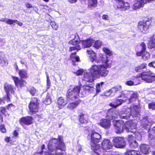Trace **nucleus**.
Listing matches in <instances>:
<instances>
[{
	"label": "nucleus",
	"mask_w": 155,
	"mask_h": 155,
	"mask_svg": "<svg viewBox=\"0 0 155 155\" xmlns=\"http://www.w3.org/2000/svg\"><path fill=\"white\" fill-rule=\"evenodd\" d=\"M104 58H106L105 55H103L102 54H100L97 57V62L100 63L101 62V60H102V59H103Z\"/></svg>",
	"instance_id": "nucleus-40"
},
{
	"label": "nucleus",
	"mask_w": 155,
	"mask_h": 155,
	"mask_svg": "<svg viewBox=\"0 0 155 155\" xmlns=\"http://www.w3.org/2000/svg\"><path fill=\"white\" fill-rule=\"evenodd\" d=\"M51 25L52 28L55 30H57L58 28V25L56 24V23L54 21H51Z\"/></svg>",
	"instance_id": "nucleus-47"
},
{
	"label": "nucleus",
	"mask_w": 155,
	"mask_h": 155,
	"mask_svg": "<svg viewBox=\"0 0 155 155\" xmlns=\"http://www.w3.org/2000/svg\"><path fill=\"white\" fill-rule=\"evenodd\" d=\"M123 102V100L121 99H119L117 101V105H115L114 104L111 103L109 104V105L111 107L114 108H116L117 106H118L119 105H121Z\"/></svg>",
	"instance_id": "nucleus-38"
},
{
	"label": "nucleus",
	"mask_w": 155,
	"mask_h": 155,
	"mask_svg": "<svg viewBox=\"0 0 155 155\" xmlns=\"http://www.w3.org/2000/svg\"><path fill=\"white\" fill-rule=\"evenodd\" d=\"M94 42L95 40L91 38L82 41L81 42L83 47L85 48L90 47Z\"/></svg>",
	"instance_id": "nucleus-22"
},
{
	"label": "nucleus",
	"mask_w": 155,
	"mask_h": 155,
	"mask_svg": "<svg viewBox=\"0 0 155 155\" xmlns=\"http://www.w3.org/2000/svg\"><path fill=\"white\" fill-rule=\"evenodd\" d=\"M82 147H81L80 146H78V154L79 155L81 153V154H84L85 152L83 150H82Z\"/></svg>",
	"instance_id": "nucleus-49"
},
{
	"label": "nucleus",
	"mask_w": 155,
	"mask_h": 155,
	"mask_svg": "<svg viewBox=\"0 0 155 155\" xmlns=\"http://www.w3.org/2000/svg\"><path fill=\"white\" fill-rule=\"evenodd\" d=\"M122 89V86L120 85H118L116 86L111 88V92L113 93V95L118 91H120Z\"/></svg>",
	"instance_id": "nucleus-31"
},
{
	"label": "nucleus",
	"mask_w": 155,
	"mask_h": 155,
	"mask_svg": "<svg viewBox=\"0 0 155 155\" xmlns=\"http://www.w3.org/2000/svg\"><path fill=\"white\" fill-rule=\"evenodd\" d=\"M114 146L117 148H123L126 145V142L123 137H117L113 139Z\"/></svg>",
	"instance_id": "nucleus-8"
},
{
	"label": "nucleus",
	"mask_w": 155,
	"mask_h": 155,
	"mask_svg": "<svg viewBox=\"0 0 155 155\" xmlns=\"http://www.w3.org/2000/svg\"><path fill=\"white\" fill-rule=\"evenodd\" d=\"M46 77H47V88H49V86H50V85L51 83H50L49 77L48 74H46Z\"/></svg>",
	"instance_id": "nucleus-54"
},
{
	"label": "nucleus",
	"mask_w": 155,
	"mask_h": 155,
	"mask_svg": "<svg viewBox=\"0 0 155 155\" xmlns=\"http://www.w3.org/2000/svg\"><path fill=\"white\" fill-rule=\"evenodd\" d=\"M137 97V94L136 93H134L132 94L131 96L129 99V103L133 102L136 100Z\"/></svg>",
	"instance_id": "nucleus-37"
},
{
	"label": "nucleus",
	"mask_w": 155,
	"mask_h": 155,
	"mask_svg": "<svg viewBox=\"0 0 155 155\" xmlns=\"http://www.w3.org/2000/svg\"><path fill=\"white\" fill-rule=\"evenodd\" d=\"M141 77V79L147 83H152L155 81V75H152L150 72H143L137 75L135 78Z\"/></svg>",
	"instance_id": "nucleus-6"
},
{
	"label": "nucleus",
	"mask_w": 155,
	"mask_h": 155,
	"mask_svg": "<svg viewBox=\"0 0 155 155\" xmlns=\"http://www.w3.org/2000/svg\"><path fill=\"white\" fill-rule=\"evenodd\" d=\"M151 21L150 20L144 21L139 23L138 28L143 33H146L149 26L150 25Z\"/></svg>",
	"instance_id": "nucleus-7"
},
{
	"label": "nucleus",
	"mask_w": 155,
	"mask_h": 155,
	"mask_svg": "<svg viewBox=\"0 0 155 155\" xmlns=\"http://www.w3.org/2000/svg\"><path fill=\"white\" fill-rule=\"evenodd\" d=\"M149 108L155 110V102H152L148 105Z\"/></svg>",
	"instance_id": "nucleus-50"
},
{
	"label": "nucleus",
	"mask_w": 155,
	"mask_h": 155,
	"mask_svg": "<svg viewBox=\"0 0 155 155\" xmlns=\"http://www.w3.org/2000/svg\"><path fill=\"white\" fill-rule=\"evenodd\" d=\"M1 111L3 114H6V109L4 107H2L1 108Z\"/></svg>",
	"instance_id": "nucleus-61"
},
{
	"label": "nucleus",
	"mask_w": 155,
	"mask_h": 155,
	"mask_svg": "<svg viewBox=\"0 0 155 155\" xmlns=\"http://www.w3.org/2000/svg\"><path fill=\"white\" fill-rule=\"evenodd\" d=\"M129 147L131 148H136L138 147V143L136 138L132 136H129L127 138Z\"/></svg>",
	"instance_id": "nucleus-15"
},
{
	"label": "nucleus",
	"mask_w": 155,
	"mask_h": 155,
	"mask_svg": "<svg viewBox=\"0 0 155 155\" xmlns=\"http://www.w3.org/2000/svg\"><path fill=\"white\" fill-rule=\"evenodd\" d=\"M143 121L145 122L144 126L146 127L147 126H150L153 123V122L150 120L148 118H145L143 119Z\"/></svg>",
	"instance_id": "nucleus-34"
},
{
	"label": "nucleus",
	"mask_w": 155,
	"mask_h": 155,
	"mask_svg": "<svg viewBox=\"0 0 155 155\" xmlns=\"http://www.w3.org/2000/svg\"><path fill=\"white\" fill-rule=\"evenodd\" d=\"M89 136L91 140V148L94 153L98 154L97 152L100 149V146L98 144L101 138V136L99 133L93 130L89 133Z\"/></svg>",
	"instance_id": "nucleus-4"
},
{
	"label": "nucleus",
	"mask_w": 155,
	"mask_h": 155,
	"mask_svg": "<svg viewBox=\"0 0 155 155\" xmlns=\"http://www.w3.org/2000/svg\"><path fill=\"white\" fill-rule=\"evenodd\" d=\"M81 87L80 86H74L68 90L67 96L68 100L74 101L78 98Z\"/></svg>",
	"instance_id": "nucleus-5"
},
{
	"label": "nucleus",
	"mask_w": 155,
	"mask_h": 155,
	"mask_svg": "<svg viewBox=\"0 0 155 155\" xmlns=\"http://www.w3.org/2000/svg\"><path fill=\"white\" fill-rule=\"evenodd\" d=\"M140 108L138 105H133L130 108H128L125 110H123L120 113H119L118 115L121 119L128 120L131 116L133 118L138 117L140 114Z\"/></svg>",
	"instance_id": "nucleus-3"
},
{
	"label": "nucleus",
	"mask_w": 155,
	"mask_h": 155,
	"mask_svg": "<svg viewBox=\"0 0 155 155\" xmlns=\"http://www.w3.org/2000/svg\"><path fill=\"white\" fill-rule=\"evenodd\" d=\"M113 125L117 133H120L126 129L128 132L134 133L135 132L137 128L136 123L135 120H130L125 124L122 120L114 121Z\"/></svg>",
	"instance_id": "nucleus-1"
},
{
	"label": "nucleus",
	"mask_w": 155,
	"mask_h": 155,
	"mask_svg": "<svg viewBox=\"0 0 155 155\" xmlns=\"http://www.w3.org/2000/svg\"><path fill=\"white\" fill-rule=\"evenodd\" d=\"M76 51L74 52V53H72L70 56V58L72 61L74 62L76 61H79V57L78 56H76Z\"/></svg>",
	"instance_id": "nucleus-33"
},
{
	"label": "nucleus",
	"mask_w": 155,
	"mask_h": 155,
	"mask_svg": "<svg viewBox=\"0 0 155 155\" xmlns=\"http://www.w3.org/2000/svg\"><path fill=\"white\" fill-rule=\"evenodd\" d=\"M57 144V146L56 148L57 149L60 150L62 151H65L66 147L65 144L63 142V138L62 137L59 136L58 139L53 138L50 140L48 144V148L49 151L45 153V155H50L52 154V155H62L61 153L55 152L54 153H52L53 151H51V147L54 146V144Z\"/></svg>",
	"instance_id": "nucleus-2"
},
{
	"label": "nucleus",
	"mask_w": 155,
	"mask_h": 155,
	"mask_svg": "<svg viewBox=\"0 0 155 155\" xmlns=\"http://www.w3.org/2000/svg\"><path fill=\"white\" fill-rule=\"evenodd\" d=\"M12 77L15 83V86L18 87H21L25 86L26 82L22 79H19L17 77L12 76Z\"/></svg>",
	"instance_id": "nucleus-17"
},
{
	"label": "nucleus",
	"mask_w": 155,
	"mask_h": 155,
	"mask_svg": "<svg viewBox=\"0 0 155 155\" xmlns=\"http://www.w3.org/2000/svg\"><path fill=\"white\" fill-rule=\"evenodd\" d=\"M112 147L111 142L107 139L104 140L101 143V148L103 150H107Z\"/></svg>",
	"instance_id": "nucleus-18"
},
{
	"label": "nucleus",
	"mask_w": 155,
	"mask_h": 155,
	"mask_svg": "<svg viewBox=\"0 0 155 155\" xmlns=\"http://www.w3.org/2000/svg\"><path fill=\"white\" fill-rule=\"evenodd\" d=\"M103 19L105 20H108V16L107 15H102V17Z\"/></svg>",
	"instance_id": "nucleus-62"
},
{
	"label": "nucleus",
	"mask_w": 155,
	"mask_h": 155,
	"mask_svg": "<svg viewBox=\"0 0 155 155\" xmlns=\"http://www.w3.org/2000/svg\"><path fill=\"white\" fill-rule=\"evenodd\" d=\"M130 92L127 91H123L121 94V97L124 96L126 97H127L130 94Z\"/></svg>",
	"instance_id": "nucleus-43"
},
{
	"label": "nucleus",
	"mask_w": 155,
	"mask_h": 155,
	"mask_svg": "<svg viewBox=\"0 0 155 155\" xmlns=\"http://www.w3.org/2000/svg\"><path fill=\"white\" fill-rule=\"evenodd\" d=\"M126 84L129 86H131L133 85L134 82L131 81H127L126 83Z\"/></svg>",
	"instance_id": "nucleus-58"
},
{
	"label": "nucleus",
	"mask_w": 155,
	"mask_h": 155,
	"mask_svg": "<svg viewBox=\"0 0 155 155\" xmlns=\"http://www.w3.org/2000/svg\"><path fill=\"white\" fill-rule=\"evenodd\" d=\"M87 56L89 58V61L92 62L95 61L97 62V57L96 53L92 50H87Z\"/></svg>",
	"instance_id": "nucleus-19"
},
{
	"label": "nucleus",
	"mask_w": 155,
	"mask_h": 155,
	"mask_svg": "<svg viewBox=\"0 0 155 155\" xmlns=\"http://www.w3.org/2000/svg\"><path fill=\"white\" fill-rule=\"evenodd\" d=\"M109 67H106L104 64L101 65V68L100 69L99 73L98 78L100 77H105L107 76L108 73V71L107 70V68Z\"/></svg>",
	"instance_id": "nucleus-20"
},
{
	"label": "nucleus",
	"mask_w": 155,
	"mask_h": 155,
	"mask_svg": "<svg viewBox=\"0 0 155 155\" xmlns=\"http://www.w3.org/2000/svg\"><path fill=\"white\" fill-rule=\"evenodd\" d=\"M94 43H95L94 45V47L97 48H98L100 47L102 44V42L100 41H95Z\"/></svg>",
	"instance_id": "nucleus-44"
},
{
	"label": "nucleus",
	"mask_w": 155,
	"mask_h": 155,
	"mask_svg": "<svg viewBox=\"0 0 155 155\" xmlns=\"http://www.w3.org/2000/svg\"><path fill=\"white\" fill-rule=\"evenodd\" d=\"M80 41L79 40H76L73 39L71 40L69 42V44L73 45L74 46L70 47L69 51H73L77 50V51L81 49V47L78 44L79 43Z\"/></svg>",
	"instance_id": "nucleus-14"
},
{
	"label": "nucleus",
	"mask_w": 155,
	"mask_h": 155,
	"mask_svg": "<svg viewBox=\"0 0 155 155\" xmlns=\"http://www.w3.org/2000/svg\"><path fill=\"white\" fill-rule=\"evenodd\" d=\"M135 2L136 3H138V4H141L142 7L143 6L144 4L143 0H135Z\"/></svg>",
	"instance_id": "nucleus-53"
},
{
	"label": "nucleus",
	"mask_w": 155,
	"mask_h": 155,
	"mask_svg": "<svg viewBox=\"0 0 155 155\" xmlns=\"http://www.w3.org/2000/svg\"><path fill=\"white\" fill-rule=\"evenodd\" d=\"M114 5L115 7L121 9L124 11L128 9L130 7L128 3L125 2L122 0H115Z\"/></svg>",
	"instance_id": "nucleus-9"
},
{
	"label": "nucleus",
	"mask_w": 155,
	"mask_h": 155,
	"mask_svg": "<svg viewBox=\"0 0 155 155\" xmlns=\"http://www.w3.org/2000/svg\"><path fill=\"white\" fill-rule=\"evenodd\" d=\"M4 89L6 94L7 101L8 102L9 100L10 93L12 94H14L15 88L13 86L6 83L4 85Z\"/></svg>",
	"instance_id": "nucleus-11"
},
{
	"label": "nucleus",
	"mask_w": 155,
	"mask_h": 155,
	"mask_svg": "<svg viewBox=\"0 0 155 155\" xmlns=\"http://www.w3.org/2000/svg\"><path fill=\"white\" fill-rule=\"evenodd\" d=\"M81 102V101L80 100H78L76 102L69 104L67 106V107L68 109H73L77 107Z\"/></svg>",
	"instance_id": "nucleus-26"
},
{
	"label": "nucleus",
	"mask_w": 155,
	"mask_h": 155,
	"mask_svg": "<svg viewBox=\"0 0 155 155\" xmlns=\"http://www.w3.org/2000/svg\"><path fill=\"white\" fill-rule=\"evenodd\" d=\"M119 112L115 109L112 108L108 110L107 113V117L110 120L116 119L118 116Z\"/></svg>",
	"instance_id": "nucleus-12"
},
{
	"label": "nucleus",
	"mask_w": 155,
	"mask_h": 155,
	"mask_svg": "<svg viewBox=\"0 0 155 155\" xmlns=\"http://www.w3.org/2000/svg\"><path fill=\"white\" fill-rule=\"evenodd\" d=\"M126 155H141L139 151L128 150L126 153Z\"/></svg>",
	"instance_id": "nucleus-29"
},
{
	"label": "nucleus",
	"mask_w": 155,
	"mask_h": 155,
	"mask_svg": "<svg viewBox=\"0 0 155 155\" xmlns=\"http://www.w3.org/2000/svg\"><path fill=\"white\" fill-rule=\"evenodd\" d=\"M147 47L149 48H155V35L152 36L150 38Z\"/></svg>",
	"instance_id": "nucleus-25"
},
{
	"label": "nucleus",
	"mask_w": 155,
	"mask_h": 155,
	"mask_svg": "<svg viewBox=\"0 0 155 155\" xmlns=\"http://www.w3.org/2000/svg\"><path fill=\"white\" fill-rule=\"evenodd\" d=\"M39 103L37 99L35 98H33L29 104V108L30 113H33L38 111Z\"/></svg>",
	"instance_id": "nucleus-10"
},
{
	"label": "nucleus",
	"mask_w": 155,
	"mask_h": 155,
	"mask_svg": "<svg viewBox=\"0 0 155 155\" xmlns=\"http://www.w3.org/2000/svg\"><path fill=\"white\" fill-rule=\"evenodd\" d=\"M94 76L91 73H85L84 74L83 80L88 82H91L94 81L93 77Z\"/></svg>",
	"instance_id": "nucleus-24"
},
{
	"label": "nucleus",
	"mask_w": 155,
	"mask_h": 155,
	"mask_svg": "<svg viewBox=\"0 0 155 155\" xmlns=\"http://www.w3.org/2000/svg\"><path fill=\"white\" fill-rule=\"evenodd\" d=\"M96 92L97 93H98L101 91V87H99V84H97L96 85Z\"/></svg>",
	"instance_id": "nucleus-57"
},
{
	"label": "nucleus",
	"mask_w": 155,
	"mask_h": 155,
	"mask_svg": "<svg viewBox=\"0 0 155 155\" xmlns=\"http://www.w3.org/2000/svg\"><path fill=\"white\" fill-rule=\"evenodd\" d=\"M143 52V51H141L139 52L137 51L136 53V54L137 56H140L142 55V53Z\"/></svg>",
	"instance_id": "nucleus-64"
},
{
	"label": "nucleus",
	"mask_w": 155,
	"mask_h": 155,
	"mask_svg": "<svg viewBox=\"0 0 155 155\" xmlns=\"http://www.w3.org/2000/svg\"><path fill=\"white\" fill-rule=\"evenodd\" d=\"M105 58H103L101 62L104 64V65L106 66V67H110V62L107 59V56L105 55Z\"/></svg>",
	"instance_id": "nucleus-35"
},
{
	"label": "nucleus",
	"mask_w": 155,
	"mask_h": 155,
	"mask_svg": "<svg viewBox=\"0 0 155 155\" xmlns=\"http://www.w3.org/2000/svg\"><path fill=\"white\" fill-rule=\"evenodd\" d=\"M83 88L84 90L91 91V90L93 88V86L92 84L87 85L84 86Z\"/></svg>",
	"instance_id": "nucleus-41"
},
{
	"label": "nucleus",
	"mask_w": 155,
	"mask_h": 155,
	"mask_svg": "<svg viewBox=\"0 0 155 155\" xmlns=\"http://www.w3.org/2000/svg\"><path fill=\"white\" fill-rule=\"evenodd\" d=\"M30 92L32 95H34L36 93V90L35 88L32 87L30 91Z\"/></svg>",
	"instance_id": "nucleus-56"
},
{
	"label": "nucleus",
	"mask_w": 155,
	"mask_h": 155,
	"mask_svg": "<svg viewBox=\"0 0 155 155\" xmlns=\"http://www.w3.org/2000/svg\"><path fill=\"white\" fill-rule=\"evenodd\" d=\"M97 5V0H89L88 7L91 9L95 7Z\"/></svg>",
	"instance_id": "nucleus-28"
},
{
	"label": "nucleus",
	"mask_w": 155,
	"mask_h": 155,
	"mask_svg": "<svg viewBox=\"0 0 155 155\" xmlns=\"http://www.w3.org/2000/svg\"><path fill=\"white\" fill-rule=\"evenodd\" d=\"M84 72V70L82 69H80L74 73L77 75H81Z\"/></svg>",
	"instance_id": "nucleus-52"
},
{
	"label": "nucleus",
	"mask_w": 155,
	"mask_h": 155,
	"mask_svg": "<svg viewBox=\"0 0 155 155\" xmlns=\"http://www.w3.org/2000/svg\"><path fill=\"white\" fill-rule=\"evenodd\" d=\"M150 58V53L147 51L145 52L142 55V58L144 60H147Z\"/></svg>",
	"instance_id": "nucleus-39"
},
{
	"label": "nucleus",
	"mask_w": 155,
	"mask_h": 155,
	"mask_svg": "<svg viewBox=\"0 0 155 155\" xmlns=\"http://www.w3.org/2000/svg\"><path fill=\"white\" fill-rule=\"evenodd\" d=\"M2 65L6 66L8 64V62L6 59H4L2 61Z\"/></svg>",
	"instance_id": "nucleus-59"
},
{
	"label": "nucleus",
	"mask_w": 155,
	"mask_h": 155,
	"mask_svg": "<svg viewBox=\"0 0 155 155\" xmlns=\"http://www.w3.org/2000/svg\"><path fill=\"white\" fill-rule=\"evenodd\" d=\"M18 73L21 78H26L28 77L27 71L25 70H20Z\"/></svg>",
	"instance_id": "nucleus-30"
},
{
	"label": "nucleus",
	"mask_w": 155,
	"mask_h": 155,
	"mask_svg": "<svg viewBox=\"0 0 155 155\" xmlns=\"http://www.w3.org/2000/svg\"><path fill=\"white\" fill-rule=\"evenodd\" d=\"M103 51H104L109 56H111L112 54V51H111L109 49L106 48H103Z\"/></svg>",
	"instance_id": "nucleus-46"
},
{
	"label": "nucleus",
	"mask_w": 155,
	"mask_h": 155,
	"mask_svg": "<svg viewBox=\"0 0 155 155\" xmlns=\"http://www.w3.org/2000/svg\"><path fill=\"white\" fill-rule=\"evenodd\" d=\"M138 4L137 3H136L135 2V3L132 6V9L134 10H136L137 9H138L139 8H141L142 7L141 6V4Z\"/></svg>",
	"instance_id": "nucleus-45"
},
{
	"label": "nucleus",
	"mask_w": 155,
	"mask_h": 155,
	"mask_svg": "<svg viewBox=\"0 0 155 155\" xmlns=\"http://www.w3.org/2000/svg\"><path fill=\"white\" fill-rule=\"evenodd\" d=\"M33 120V119L32 117L28 116L21 118L20 122L21 124H24L26 125H29L32 124Z\"/></svg>",
	"instance_id": "nucleus-21"
},
{
	"label": "nucleus",
	"mask_w": 155,
	"mask_h": 155,
	"mask_svg": "<svg viewBox=\"0 0 155 155\" xmlns=\"http://www.w3.org/2000/svg\"><path fill=\"white\" fill-rule=\"evenodd\" d=\"M0 130L2 133H5L6 131V130L4 125H1L0 126Z\"/></svg>",
	"instance_id": "nucleus-55"
},
{
	"label": "nucleus",
	"mask_w": 155,
	"mask_h": 155,
	"mask_svg": "<svg viewBox=\"0 0 155 155\" xmlns=\"http://www.w3.org/2000/svg\"><path fill=\"white\" fill-rule=\"evenodd\" d=\"M43 102L46 105H48L51 104V99L49 94H47L46 98L43 100Z\"/></svg>",
	"instance_id": "nucleus-36"
},
{
	"label": "nucleus",
	"mask_w": 155,
	"mask_h": 155,
	"mask_svg": "<svg viewBox=\"0 0 155 155\" xmlns=\"http://www.w3.org/2000/svg\"><path fill=\"white\" fill-rule=\"evenodd\" d=\"M84 114L81 113L79 116V121L82 124L87 123L88 122V120L84 118Z\"/></svg>",
	"instance_id": "nucleus-32"
},
{
	"label": "nucleus",
	"mask_w": 155,
	"mask_h": 155,
	"mask_svg": "<svg viewBox=\"0 0 155 155\" xmlns=\"http://www.w3.org/2000/svg\"><path fill=\"white\" fill-rule=\"evenodd\" d=\"M58 107L60 109L62 108L67 103L66 101L64 100L63 98L62 97L59 98L58 100Z\"/></svg>",
	"instance_id": "nucleus-27"
},
{
	"label": "nucleus",
	"mask_w": 155,
	"mask_h": 155,
	"mask_svg": "<svg viewBox=\"0 0 155 155\" xmlns=\"http://www.w3.org/2000/svg\"><path fill=\"white\" fill-rule=\"evenodd\" d=\"M140 150L144 154H147L150 151V146L149 145L143 144L140 146Z\"/></svg>",
	"instance_id": "nucleus-23"
},
{
	"label": "nucleus",
	"mask_w": 155,
	"mask_h": 155,
	"mask_svg": "<svg viewBox=\"0 0 155 155\" xmlns=\"http://www.w3.org/2000/svg\"><path fill=\"white\" fill-rule=\"evenodd\" d=\"M140 46L141 47V51H145L146 49V46L144 42H142L140 44Z\"/></svg>",
	"instance_id": "nucleus-48"
},
{
	"label": "nucleus",
	"mask_w": 155,
	"mask_h": 155,
	"mask_svg": "<svg viewBox=\"0 0 155 155\" xmlns=\"http://www.w3.org/2000/svg\"><path fill=\"white\" fill-rule=\"evenodd\" d=\"M25 5L26 7L28 8H31L33 7L31 4L28 3H26Z\"/></svg>",
	"instance_id": "nucleus-60"
},
{
	"label": "nucleus",
	"mask_w": 155,
	"mask_h": 155,
	"mask_svg": "<svg viewBox=\"0 0 155 155\" xmlns=\"http://www.w3.org/2000/svg\"><path fill=\"white\" fill-rule=\"evenodd\" d=\"M98 124L105 129L110 128L111 126V122L110 120L106 119L101 120Z\"/></svg>",
	"instance_id": "nucleus-16"
},
{
	"label": "nucleus",
	"mask_w": 155,
	"mask_h": 155,
	"mask_svg": "<svg viewBox=\"0 0 155 155\" xmlns=\"http://www.w3.org/2000/svg\"><path fill=\"white\" fill-rule=\"evenodd\" d=\"M111 88L107 91L103 93L102 94H101L102 96H109L111 95H113V93L111 92Z\"/></svg>",
	"instance_id": "nucleus-42"
},
{
	"label": "nucleus",
	"mask_w": 155,
	"mask_h": 155,
	"mask_svg": "<svg viewBox=\"0 0 155 155\" xmlns=\"http://www.w3.org/2000/svg\"><path fill=\"white\" fill-rule=\"evenodd\" d=\"M15 20L8 19L7 18L6 23L9 25H11L15 23Z\"/></svg>",
	"instance_id": "nucleus-51"
},
{
	"label": "nucleus",
	"mask_w": 155,
	"mask_h": 155,
	"mask_svg": "<svg viewBox=\"0 0 155 155\" xmlns=\"http://www.w3.org/2000/svg\"><path fill=\"white\" fill-rule=\"evenodd\" d=\"M101 65H97L96 64L92 65L89 69V72L94 77L98 78V75L100 69L101 68Z\"/></svg>",
	"instance_id": "nucleus-13"
},
{
	"label": "nucleus",
	"mask_w": 155,
	"mask_h": 155,
	"mask_svg": "<svg viewBox=\"0 0 155 155\" xmlns=\"http://www.w3.org/2000/svg\"><path fill=\"white\" fill-rule=\"evenodd\" d=\"M139 66L141 67V69H142L146 67V64L145 63H143L139 65Z\"/></svg>",
	"instance_id": "nucleus-63"
}]
</instances>
